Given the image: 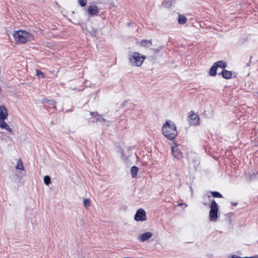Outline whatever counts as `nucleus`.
Instances as JSON below:
<instances>
[{
	"label": "nucleus",
	"mask_w": 258,
	"mask_h": 258,
	"mask_svg": "<svg viewBox=\"0 0 258 258\" xmlns=\"http://www.w3.org/2000/svg\"><path fill=\"white\" fill-rule=\"evenodd\" d=\"M188 160L190 164L193 163L194 166L199 164V160L197 156L194 154H190L188 155Z\"/></svg>",
	"instance_id": "11"
},
{
	"label": "nucleus",
	"mask_w": 258,
	"mask_h": 258,
	"mask_svg": "<svg viewBox=\"0 0 258 258\" xmlns=\"http://www.w3.org/2000/svg\"><path fill=\"white\" fill-rule=\"evenodd\" d=\"M134 219L137 221H144L146 220V214L143 209H139L135 215Z\"/></svg>",
	"instance_id": "5"
},
{
	"label": "nucleus",
	"mask_w": 258,
	"mask_h": 258,
	"mask_svg": "<svg viewBox=\"0 0 258 258\" xmlns=\"http://www.w3.org/2000/svg\"><path fill=\"white\" fill-rule=\"evenodd\" d=\"M186 21H187V19L185 16H184L182 15H179L178 19V22L180 24H181V25L184 24L186 22Z\"/></svg>",
	"instance_id": "15"
},
{
	"label": "nucleus",
	"mask_w": 258,
	"mask_h": 258,
	"mask_svg": "<svg viewBox=\"0 0 258 258\" xmlns=\"http://www.w3.org/2000/svg\"><path fill=\"white\" fill-rule=\"evenodd\" d=\"M214 64L216 65L217 68H221L223 69L226 67V62L222 60L218 61L215 62Z\"/></svg>",
	"instance_id": "14"
},
{
	"label": "nucleus",
	"mask_w": 258,
	"mask_h": 258,
	"mask_svg": "<svg viewBox=\"0 0 258 258\" xmlns=\"http://www.w3.org/2000/svg\"><path fill=\"white\" fill-rule=\"evenodd\" d=\"M16 168L19 170H24V167L23 165V162L21 159H20L17 163V165L16 166Z\"/></svg>",
	"instance_id": "19"
},
{
	"label": "nucleus",
	"mask_w": 258,
	"mask_h": 258,
	"mask_svg": "<svg viewBox=\"0 0 258 258\" xmlns=\"http://www.w3.org/2000/svg\"><path fill=\"white\" fill-rule=\"evenodd\" d=\"M233 204L234 206H236V205H237V204H236V203H233Z\"/></svg>",
	"instance_id": "35"
},
{
	"label": "nucleus",
	"mask_w": 258,
	"mask_h": 258,
	"mask_svg": "<svg viewBox=\"0 0 258 258\" xmlns=\"http://www.w3.org/2000/svg\"><path fill=\"white\" fill-rule=\"evenodd\" d=\"M3 129L6 130L8 132H10V133H12V129L9 127V126L7 124L5 126Z\"/></svg>",
	"instance_id": "28"
},
{
	"label": "nucleus",
	"mask_w": 258,
	"mask_h": 258,
	"mask_svg": "<svg viewBox=\"0 0 258 258\" xmlns=\"http://www.w3.org/2000/svg\"><path fill=\"white\" fill-rule=\"evenodd\" d=\"M161 49H162V47H161V46H159V47H158V48H156V49H153V50L155 52H159V51H160Z\"/></svg>",
	"instance_id": "32"
},
{
	"label": "nucleus",
	"mask_w": 258,
	"mask_h": 258,
	"mask_svg": "<svg viewBox=\"0 0 258 258\" xmlns=\"http://www.w3.org/2000/svg\"><path fill=\"white\" fill-rule=\"evenodd\" d=\"M182 205H184L185 207H186L187 206V204H184V203H180V204H178L177 205L178 206H182Z\"/></svg>",
	"instance_id": "34"
},
{
	"label": "nucleus",
	"mask_w": 258,
	"mask_h": 258,
	"mask_svg": "<svg viewBox=\"0 0 258 258\" xmlns=\"http://www.w3.org/2000/svg\"><path fill=\"white\" fill-rule=\"evenodd\" d=\"M49 102H50V105L55 107V102L53 100H50Z\"/></svg>",
	"instance_id": "33"
},
{
	"label": "nucleus",
	"mask_w": 258,
	"mask_h": 258,
	"mask_svg": "<svg viewBox=\"0 0 258 258\" xmlns=\"http://www.w3.org/2000/svg\"><path fill=\"white\" fill-rule=\"evenodd\" d=\"M139 168L137 166H134L131 168V172L133 178L136 177Z\"/></svg>",
	"instance_id": "16"
},
{
	"label": "nucleus",
	"mask_w": 258,
	"mask_h": 258,
	"mask_svg": "<svg viewBox=\"0 0 258 258\" xmlns=\"http://www.w3.org/2000/svg\"><path fill=\"white\" fill-rule=\"evenodd\" d=\"M91 115L92 116H94V117L96 119V120L98 121H100L101 122H107V120L102 117V116L99 115L96 112H91Z\"/></svg>",
	"instance_id": "12"
},
{
	"label": "nucleus",
	"mask_w": 258,
	"mask_h": 258,
	"mask_svg": "<svg viewBox=\"0 0 258 258\" xmlns=\"http://www.w3.org/2000/svg\"><path fill=\"white\" fill-rule=\"evenodd\" d=\"M3 129L6 130L8 132H10V133H12V129L9 127V126L7 124L5 126Z\"/></svg>",
	"instance_id": "30"
},
{
	"label": "nucleus",
	"mask_w": 258,
	"mask_h": 258,
	"mask_svg": "<svg viewBox=\"0 0 258 258\" xmlns=\"http://www.w3.org/2000/svg\"><path fill=\"white\" fill-rule=\"evenodd\" d=\"M188 121L190 125H198L200 124V119L198 114L191 112V113L188 116Z\"/></svg>",
	"instance_id": "6"
},
{
	"label": "nucleus",
	"mask_w": 258,
	"mask_h": 258,
	"mask_svg": "<svg viewBox=\"0 0 258 258\" xmlns=\"http://www.w3.org/2000/svg\"><path fill=\"white\" fill-rule=\"evenodd\" d=\"M8 116L7 109L3 105L0 106V119H7Z\"/></svg>",
	"instance_id": "10"
},
{
	"label": "nucleus",
	"mask_w": 258,
	"mask_h": 258,
	"mask_svg": "<svg viewBox=\"0 0 258 258\" xmlns=\"http://www.w3.org/2000/svg\"><path fill=\"white\" fill-rule=\"evenodd\" d=\"M218 208L217 204L215 201L213 200L210 205V211L209 213V218L211 221H216L218 218Z\"/></svg>",
	"instance_id": "4"
},
{
	"label": "nucleus",
	"mask_w": 258,
	"mask_h": 258,
	"mask_svg": "<svg viewBox=\"0 0 258 258\" xmlns=\"http://www.w3.org/2000/svg\"><path fill=\"white\" fill-rule=\"evenodd\" d=\"M36 75L38 76V77H41V78H43L44 77V74L43 73L39 71V70H37L36 71Z\"/></svg>",
	"instance_id": "26"
},
{
	"label": "nucleus",
	"mask_w": 258,
	"mask_h": 258,
	"mask_svg": "<svg viewBox=\"0 0 258 258\" xmlns=\"http://www.w3.org/2000/svg\"><path fill=\"white\" fill-rule=\"evenodd\" d=\"M217 68L216 67V65L214 64L213 66L211 68L210 70V75L211 76H215L216 75V71H217Z\"/></svg>",
	"instance_id": "17"
},
{
	"label": "nucleus",
	"mask_w": 258,
	"mask_h": 258,
	"mask_svg": "<svg viewBox=\"0 0 258 258\" xmlns=\"http://www.w3.org/2000/svg\"><path fill=\"white\" fill-rule=\"evenodd\" d=\"M152 45V42L150 40H143L141 42V45L142 46L146 47Z\"/></svg>",
	"instance_id": "18"
},
{
	"label": "nucleus",
	"mask_w": 258,
	"mask_h": 258,
	"mask_svg": "<svg viewBox=\"0 0 258 258\" xmlns=\"http://www.w3.org/2000/svg\"><path fill=\"white\" fill-rule=\"evenodd\" d=\"M172 152L173 156L178 159L182 158V155L181 152L179 151L177 146H174L172 148Z\"/></svg>",
	"instance_id": "9"
},
{
	"label": "nucleus",
	"mask_w": 258,
	"mask_h": 258,
	"mask_svg": "<svg viewBox=\"0 0 258 258\" xmlns=\"http://www.w3.org/2000/svg\"><path fill=\"white\" fill-rule=\"evenodd\" d=\"M153 236L152 233L150 232H146L144 233H143L142 234H140L138 237V239L139 240H140L141 242H144L149 238H150Z\"/></svg>",
	"instance_id": "8"
},
{
	"label": "nucleus",
	"mask_w": 258,
	"mask_h": 258,
	"mask_svg": "<svg viewBox=\"0 0 258 258\" xmlns=\"http://www.w3.org/2000/svg\"><path fill=\"white\" fill-rule=\"evenodd\" d=\"M6 119H0V127L1 128H4L5 126H6V125L8 124L5 121V120Z\"/></svg>",
	"instance_id": "23"
},
{
	"label": "nucleus",
	"mask_w": 258,
	"mask_h": 258,
	"mask_svg": "<svg viewBox=\"0 0 258 258\" xmlns=\"http://www.w3.org/2000/svg\"><path fill=\"white\" fill-rule=\"evenodd\" d=\"M163 135L168 139H174L177 135L176 127L174 123L171 121H166L162 126Z\"/></svg>",
	"instance_id": "1"
},
{
	"label": "nucleus",
	"mask_w": 258,
	"mask_h": 258,
	"mask_svg": "<svg viewBox=\"0 0 258 258\" xmlns=\"http://www.w3.org/2000/svg\"><path fill=\"white\" fill-rule=\"evenodd\" d=\"M3 129L6 130L8 132H10V133H12V129L9 127V126L7 124L5 126Z\"/></svg>",
	"instance_id": "31"
},
{
	"label": "nucleus",
	"mask_w": 258,
	"mask_h": 258,
	"mask_svg": "<svg viewBox=\"0 0 258 258\" xmlns=\"http://www.w3.org/2000/svg\"><path fill=\"white\" fill-rule=\"evenodd\" d=\"M99 12V8L95 5H90L88 8V12L91 16H97Z\"/></svg>",
	"instance_id": "7"
},
{
	"label": "nucleus",
	"mask_w": 258,
	"mask_h": 258,
	"mask_svg": "<svg viewBox=\"0 0 258 258\" xmlns=\"http://www.w3.org/2000/svg\"><path fill=\"white\" fill-rule=\"evenodd\" d=\"M211 193L213 197L215 198H222V195L218 192V191H211Z\"/></svg>",
	"instance_id": "21"
},
{
	"label": "nucleus",
	"mask_w": 258,
	"mask_h": 258,
	"mask_svg": "<svg viewBox=\"0 0 258 258\" xmlns=\"http://www.w3.org/2000/svg\"><path fill=\"white\" fill-rule=\"evenodd\" d=\"M221 74L224 78L227 79L231 78L232 76L231 72L226 70H223L221 72Z\"/></svg>",
	"instance_id": "13"
},
{
	"label": "nucleus",
	"mask_w": 258,
	"mask_h": 258,
	"mask_svg": "<svg viewBox=\"0 0 258 258\" xmlns=\"http://www.w3.org/2000/svg\"><path fill=\"white\" fill-rule=\"evenodd\" d=\"M51 180L49 176L46 175L44 177V182L47 185H49L50 183Z\"/></svg>",
	"instance_id": "20"
},
{
	"label": "nucleus",
	"mask_w": 258,
	"mask_h": 258,
	"mask_svg": "<svg viewBox=\"0 0 258 258\" xmlns=\"http://www.w3.org/2000/svg\"><path fill=\"white\" fill-rule=\"evenodd\" d=\"M13 36L17 43H25L32 39V35L25 31H15Z\"/></svg>",
	"instance_id": "3"
},
{
	"label": "nucleus",
	"mask_w": 258,
	"mask_h": 258,
	"mask_svg": "<svg viewBox=\"0 0 258 258\" xmlns=\"http://www.w3.org/2000/svg\"><path fill=\"white\" fill-rule=\"evenodd\" d=\"M84 205L85 207L87 208L88 206H90V201L88 199H85L83 201Z\"/></svg>",
	"instance_id": "25"
},
{
	"label": "nucleus",
	"mask_w": 258,
	"mask_h": 258,
	"mask_svg": "<svg viewBox=\"0 0 258 258\" xmlns=\"http://www.w3.org/2000/svg\"><path fill=\"white\" fill-rule=\"evenodd\" d=\"M87 0H78V3L82 7H84L86 6Z\"/></svg>",
	"instance_id": "22"
},
{
	"label": "nucleus",
	"mask_w": 258,
	"mask_h": 258,
	"mask_svg": "<svg viewBox=\"0 0 258 258\" xmlns=\"http://www.w3.org/2000/svg\"><path fill=\"white\" fill-rule=\"evenodd\" d=\"M128 57L129 61L132 66L137 67H141L146 59L145 55L137 52L130 53Z\"/></svg>",
	"instance_id": "2"
},
{
	"label": "nucleus",
	"mask_w": 258,
	"mask_h": 258,
	"mask_svg": "<svg viewBox=\"0 0 258 258\" xmlns=\"http://www.w3.org/2000/svg\"><path fill=\"white\" fill-rule=\"evenodd\" d=\"M232 258H258V255H254L252 256L243 257H240V256H239L238 255H232Z\"/></svg>",
	"instance_id": "24"
},
{
	"label": "nucleus",
	"mask_w": 258,
	"mask_h": 258,
	"mask_svg": "<svg viewBox=\"0 0 258 258\" xmlns=\"http://www.w3.org/2000/svg\"><path fill=\"white\" fill-rule=\"evenodd\" d=\"M2 91V89H1V87H0V93Z\"/></svg>",
	"instance_id": "36"
},
{
	"label": "nucleus",
	"mask_w": 258,
	"mask_h": 258,
	"mask_svg": "<svg viewBox=\"0 0 258 258\" xmlns=\"http://www.w3.org/2000/svg\"><path fill=\"white\" fill-rule=\"evenodd\" d=\"M3 129L6 130L8 132H10V133H12V129L9 127V126L7 124L5 126Z\"/></svg>",
	"instance_id": "27"
},
{
	"label": "nucleus",
	"mask_w": 258,
	"mask_h": 258,
	"mask_svg": "<svg viewBox=\"0 0 258 258\" xmlns=\"http://www.w3.org/2000/svg\"><path fill=\"white\" fill-rule=\"evenodd\" d=\"M3 129L6 130L8 132H10V133H12V129L9 127V126L7 124L5 126Z\"/></svg>",
	"instance_id": "29"
}]
</instances>
